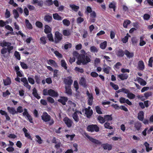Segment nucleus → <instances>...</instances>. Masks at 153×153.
<instances>
[{
    "instance_id": "473e14b6",
    "label": "nucleus",
    "mask_w": 153,
    "mask_h": 153,
    "mask_svg": "<svg viewBox=\"0 0 153 153\" xmlns=\"http://www.w3.org/2000/svg\"><path fill=\"white\" fill-rule=\"evenodd\" d=\"M144 37L141 36L140 37V45L142 46L145 45L146 44V42L143 40Z\"/></svg>"
},
{
    "instance_id": "a878e982",
    "label": "nucleus",
    "mask_w": 153,
    "mask_h": 153,
    "mask_svg": "<svg viewBox=\"0 0 153 153\" xmlns=\"http://www.w3.org/2000/svg\"><path fill=\"white\" fill-rule=\"evenodd\" d=\"M70 7L71 9L75 11H77L79 8V6L75 5L74 4H70Z\"/></svg>"
},
{
    "instance_id": "4be33fe9",
    "label": "nucleus",
    "mask_w": 153,
    "mask_h": 153,
    "mask_svg": "<svg viewBox=\"0 0 153 153\" xmlns=\"http://www.w3.org/2000/svg\"><path fill=\"white\" fill-rule=\"evenodd\" d=\"M118 77L122 80L126 79L128 77V75L126 74H119Z\"/></svg>"
},
{
    "instance_id": "8fccbe9b",
    "label": "nucleus",
    "mask_w": 153,
    "mask_h": 153,
    "mask_svg": "<svg viewBox=\"0 0 153 153\" xmlns=\"http://www.w3.org/2000/svg\"><path fill=\"white\" fill-rule=\"evenodd\" d=\"M54 53L55 55L58 58H60L62 57V55L58 51H55L54 52Z\"/></svg>"
},
{
    "instance_id": "5701e85b",
    "label": "nucleus",
    "mask_w": 153,
    "mask_h": 153,
    "mask_svg": "<svg viewBox=\"0 0 153 153\" xmlns=\"http://www.w3.org/2000/svg\"><path fill=\"white\" fill-rule=\"evenodd\" d=\"M45 27L44 32L45 33L48 34L51 32V29L49 26L48 25H46L45 26Z\"/></svg>"
},
{
    "instance_id": "cd10ccee",
    "label": "nucleus",
    "mask_w": 153,
    "mask_h": 153,
    "mask_svg": "<svg viewBox=\"0 0 153 153\" xmlns=\"http://www.w3.org/2000/svg\"><path fill=\"white\" fill-rule=\"evenodd\" d=\"M103 69L104 73L108 74L111 70V68L109 66H104Z\"/></svg>"
},
{
    "instance_id": "ea45409f",
    "label": "nucleus",
    "mask_w": 153,
    "mask_h": 153,
    "mask_svg": "<svg viewBox=\"0 0 153 153\" xmlns=\"http://www.w3.org/2000/svg\"><path fill=\"white\" fill-rule=\"evenodd\" d=\"M127 96L129 99H133L135 97L134 94L129 92L127 94Z\"/></svg>"
},
{
    "instance_id": "72a5a7b5",
    "label": "nucleus",
    "mask_w": 153,
    "mask_h": 153,
    "mask_svg": "<svg viewBox=\"0 0 153 153\" xmlns=\"http://www.w3.org/2000/svg\"><path fill=\"white\" fill-rule=\"evenodd\" d=\"M107 42L106 41H105L100 43V47L101 49H104L107 46Z\"/></svg>"
},
{
    "instance_id": "e433bc0d",
    "label": "nucleus",
    "mask_w": 153,
    "mask_h": 153,
    "mask_svg": "<svg viewBox=\"0 0 153 153\" xmlns=\"http://www.w3.org/2000/svg\"><path fill=\"white\" fill-rule=\"evenodd\" d=\"M61 66L64 68L65 70H67V66L66 63L64 60L62 59L61 61Z\"/></svg>"
},
{
    "instance_id": "c9c22d12",
    "label": "nucleus",
    "mask_w": 153,
    "mask_h": 153,
    "mask_svg": "<svg viewBox=\"0 0 153 153\" xmlns=\"http://www.w3.org/2000/svg\"><path fill=\"white\" fill-rule=\"evenodd\" d=\"M131 21L128 20H126L124 21L123 23V26L125 28H127L128 25L131 23Z\"/></svg>"
},
{
    "instance_id": "dca6fc26",
    "label": "nucleus",
    "mask_w": 153,
    "mask_h": 153,
    "mask_svg": "<svg viewBox=\"0 0 153 153\" xmlns=\"http://www.w3.org/2000/svg\"><path fill=\"white\" fill-rule=\"evenodd\" d=\"M124 53L128 58L133 57L134 56V53L133 52H130L127 50H126L124 51Z\"/></svg>"
},
{
    "instance_id": "a19ab883",
    "label": "nucleus",
    "mask_w": 153,
    "mask_h": 153,
    "mask_svg": "<svg viewBox=\"0 0 153 153\" xmlns=\"http://www.w3.org/2000/svg\"><path fill=\"white\" fill-rule=\"evenodd\" d=\"M14 56H15L16 58L18 60H20V55L18 52L16 51L14 53Z\"/></svg>"
},
{
    "instance_id": "aec40b11",
    "label": "nucleus",
    "mask_w": 153,
    "mask_h": 153,
    "mask_svg": "<svg viewBox=\"0 0 153 153\" xmlns=\"http://www.w3.org/2000/svg\"><path fill=\"white\" fill-rule=\"evenodd\" d=\"M44 19L45 21L50 22L52 20V17L51 16L46 15L45 16Z\"/></svg>"
},
{
    "instance_id": "4c0bfd02",
    "label": "nucleus",
    "mask_w": 153,
    "mask_h": 153,
    "mask_svg": "<svg viewBox=\"0 0 153 153\" xmlns=\"http://www.w3.org/2000/svg\"><path fill=\"white\" fill-rule=\"evenodd\" d=\"M130 37V35L127 33L126 36H125L122 39V41L124 43H126L128 41V37Z\"/></svg>"
},
{
    "instance_id": "774afa93",
    "label": "nucleus",
    "mask_w": 153,
    "mask_h": 153,
    "mask_svg": "<svg viewBox=\"0 0 153 153\" xmlns=\"http://www.w3.org/2000/svg\"><path fill=\"white\" fill-rule=\"evenodd\" d=\"M45 81L48 84H50L52 83V81L51 77L47 78Z\"/></svg>"
},
{
    "instance_id": "f257e3e1",
    "label": "nucleus",
    "mask_w": 153,
    "mask_h": 153,
    "mask_svg": "<svg viewBox=\"0 0 153 153\" xmlns=\"http://www.w3.org/2000/svg\"><path fill=\"white\" fill-rule=\"evenodd\" d=\"M81 52V54L79 55L78 58L77 64L79 65L82 63L83 64H85L89 62L90 61V58L88 56H85V51L82 50Z\"/></svg>"
},
{
    "instance_id": "393cba45",
    "label": "nucleus",
    "mask_w": 153,
    "mask_h": 153,
    "mask_svg": "<svg viewBox=\"0 0 153 153\" xmlns=\"http://www.w3.org/2000/svg\"><path fill=\"white\" fill-rule=\"evenodd\" d=\"M144 145L146 147V151L147 152H149L150 151L152 150V148L150 147L149 144L147 142H145Z\"/></svg>"
},
{
    "instance_id": "680f3d73",
    "label": "nucleus",
    "mask_w": 153,
    "mask_h": 153,
    "mask_svg": "<svg viewBox=\"0 0 153 153\" xmlns=\"http://www.w3.org/2000/svg\"><path fill=\"white\" fill-rule=\"evenodd\" d=\"M47 37L49 41H51L52 42L54 41L53 39L52 35L51 33L48 34L47 35Z\"/></svg>"
},
{
    "instance_id": "2eb2a0df",
    "label": "nucleus",
    "mask_w": 153,
    "mask_h": 153,
    "mask_svg": "<svg viewBox=\"0 0 153 153\" xmlns=\"http://www.w3.org/2000/svg\"><path fill=\"white\" fill-rule=\"evenodd\" d=\"M32 94L33 96L37 99H39L41 97L37 93V90L35 88H34L33 89Z\"/></svg>"
},
{
    "instance_id": "864d4df0",
    "label": "nucleus",
    "mask_w": 153,
    "mask_h": 153,
    "mask_svg": "<svg viewBox=\"0 0 153 153\" xmlns=\"http://www.w3.org/2000/svg\"><path fill=\"white\" fill-rule=\"evenodd\" d=\"M34 117L36 118H38L39 117V114L38 111L36 109H34L33 112Z\"/></svg>"
},
{
    "instance_id": "1a4fd4ad",
    "label": "nucleus",
    "mask_w": 153,
    "mask_h": 153,
    "mask_svg": "<svg viewBox=\"0 0 153 153\" xmlns=\"http://www.w3.org/2000/svg\"><path fill=\"white\" fill-rule=\"evenodd\" d=\"M86 94L88 96V103L89 105H92L93 103V97L91 94H90L87 91Z\"/></svg>"
},
{
    "instance_id": "c03bdc74",
    "label": "nucleus",
    "mask_w": 153,
    "mask_h": 153,
    "mask_svg": "<svg viewBox=\"0 0 153 153\" xmlns=\"http://www.w3.org/2000/svg\"><path fill=\"white\" fill-rule=\"evenodd\" d=\"M95 109L97 112L99 114H102V110L99 106H97L95 107Z\"/></svg>"
},
{
    "instance_id": "6e6d98bb",
    "label": "nucleus",
    "mask_w": 153,
    "mask_h": 153,
    "mask_svg": "<svg viewBox=\"0 0 153 153\" xmlns=\"http://www.w3.org/2000/svg\"><path fill=\"white\" fill-rule=\"evenodd\" d=\"M109 7L110 8H113L114 11H115V4L114 2L111 3L109 4Z\"/></svg>"
},
{
    "instance_id": "b1692460",
    "label": "nucleus",
    "mask_w": 153,
    "mask_h": 153,
    "mask_svg": "<svg viewBox=\"0 0 153 153\" xmlns=\"http://www.w3.org/2000/svg\"><path fill=\"white\" fill-rule=\"evenodd\" d=\"M58 101L63 105H65L66 104L65 102L67 101V97H62L61 99H59Z\"/></svg>"
},
{
    "instance_id": "bb28decb",
    "label": "nucleus",
    "mask_w": 153,
    "mask_h": 153,
    "mask_svg": "<svg viewBox=\"0 0 153 153\" xmlns=\"http://www.w3.org/2000/svg\"><path fill=\"white\" fill-rule=\"evenodd\" d=\"M144 113L143 111H140L138 113V118L141 121H142L144 118Z\"/></svg>"
},
{
    "instance_id": "ddd939ff",
    "label": "nucleus",
    "mask_w": 153,
    "mask_h": 153,
    "mask_svg": "<svg viewBox=\"0 0 153 153\" xmlns=\"http://www.w3.org/2000/svg\"><path fill=\"white\" fill-rule=\"evenodd\" d=\"M96 16L95 12L93 11L90 13V20L92 22H94L95 21V18Z\"/></svg>"
},
{
    "instance_id": "69168bd1",
    "label": "nucleus",
    "mask_w": 153,
    "mask_h": 153,
    "mask_svg": "<svg viewBox=\"0 0 153 153\" xmlns=\"http://www.w3.org/2000/svg\"><path fill=\"white\" fill-rule=\"evenodd\" d=\"M10 94V93L9 92L8 90H6V91L4 92L3 93V96L4 97H6L7 96L9 95Z\"/></svg>"
},
{
    "instance_id": "37998d69",
    "label": "nucleus",
    "mask_w": 153,
    "mask_h": 153,
    "mask_svg": "<svg viewBox=\"0 0 153 153\" xmlns=\"http://www.w3.org/2000/svg\"><path fill=\"white\" fill-rule=\"evenodd\" d=\"M90 50L91 52H97L98 51L97 48L95 46H94L90 47Z\"/></svg>"
},
{
    "instance_id": "9d476101",
    "label": "nucleus",
    "mask_w": 153,
    "mask_h": 153,
    "mask_svg": "<svg viewBox=\"0 0 153 153\" xmlns=\"http://www.w3.org/2000/svg\"><path fill=\"white\" fill-rule=\"evenodd\" d=\"M82 114V113L79 111H76L74 112L73 115V117L74 120L76 122H78L79 120V118L78 115L80 116Z\"/></svg>"
},
{
    "instance_id": "7ed1b4c3",
    "label": "nucleus",
    "mask_w": 153,
    "mask_h": 153,
    "mask_svg": "<svg viewBox=\"0 0 153 153\" xmlns=\"http://www.w3.org/2000/svg\"><path fill=\"white\" fill-rule=\"evenodd\" d=\"M87 130L91 132L94 131L98 132L99 131V128L96 125H91L87 126Z\"/></svg>"
},
{
    "instance_id": "4468645a",
    "label": "nucleus",
    "mask_w": 153,
    "mask_h": 153,
    "mask_svg": "<svg viewBox=\"0 0 153 153\" xmlns=\"http://www.w3.org/2000/svg\"><path fill=\"white\" fill-rule=\"evenodd\" d=\"M145 66L143 61L140 60L138 63V68L140 70H143L144 69Z\"/></svg>"
},
{
    "instance_id": "6e6552de",
    "label": "nucleus",
    "mask_w": 153,
    "mask_h": 153,
    "mask_svg": "<svg viewBox=\"0 0 153 153\" xmlns=\"http://www.w3.org/2000/svg\"><path fill=\"white\" fill-rule=\"evenodd\" d=\"M85 136L92 142L97 144H100L101 143L99 140L95 139L88 135L86 133H85Z\"/></svg>"
},
{
    "instance_id": "79ce46f5",
    "label": "nucleus",
    "mask_w": 153,
    "mask_h": 153,
    "mask_svg": "<svg viewBox=\"0 0 153 153\" xmlns=\"http://www.w3.org/2000/svg\"><path fill=\"white\" fill-rule=\"evenodd\" d=\"M10 16V11L7 9H6V11L5 13V16L6 18H9Z\"/></svg>"
},
{
    "instance_id": "39448f33",
    "label": "nucleus",
    "mask_w": 153,
    "mask_h": 153,
    "mask_svg": "<svg viewBox=\"0 0 153 153\" xmlns=\"http://www.w3.org/2000/svg\"><path fill=\"white\" fill-rule=\"evenodd\" d=\"M62 35L59 31H56L55 33V42L58 43L62 39Z\"/></svg>"
},
{
    "instance_id": "0e129e2a",
    "label": "nucleus",
    "mask_w": 153,
    "mask_h": 153,
    "mask_svg": "<svg viewBox=\"0 0 153 153\" xmlns=\"http://www.w3.org/2000/svg\"><path fill=\"white\" fill-rule=\"evenodd\" d=\"M104 126L106 128L109 129L112 128V127L110 126V123H106L104 124Z\"/></svg>"
},
{
    "instance_id": "de8ad7c7",
    "label": "nucleus",
    "mask_w": 153,
    "mask_h": 153,
    "mask_svg": "<svg viewBox=\"0 0 153 153\" xmlns=\"http://www.w3.org/2000/svg\"><path fill=\"white\" fill-rule=\"evenodd\" d=\"M98 119L99 120V122L101 123H103L105 121L104 117L103 118L101 116L98 117Z\"/></svg>"
},
{
    "instance_id": "423d86ee",
    "label": "nucleus",
    "mask_w": 153,
    "mask_h": 153,
    "mask_svg": "<svg viewBox=\"0 0 153 153\" xmlns=\"http://www.w3.org/2000/svg\"><path fill=\"white\" fill-rule=\"evenodd\" d=\"M85 114L88 117H90L92 115L93 113L92 110L91 109V107L89 106L87 108H85Z\"/></svg>"
},
{
    "instance_id": "c85d7f7f",
    "label": "nucleus",
    "mask_w": 153,
    "mask_h": 153,
    "mask_svg": "<svg viewBox=\"0 0 153 153\" xmlns=\"http://www.w3.org/2000/svg\"><path fill=\"white\" fill-rule=\"evenodd\" d=\"M53 16L54 19L58 20H60L62 19V17L57 13L53 14Z\"/></svg>"
},
{
    "instance_id": "e2e57ef3",
    "label": "nucleus",
    "mask_w": 153,
    "mask_h": 153,
    "mask_svg": "<svg viewBox=\"0 0 153 153\" xmlns=\"http://www.w3.org/2000/svg\"><path fill=\"white\" fill-rule=\"evenodd\" d=\"M24 13L25 14V16H28L29 14V11L27 7H25L24 9Z\"/></svg>"
},
{
    "instance_id": "338daca9",
    "label": "nucleus",
    "mask_w": 153,
    "mask_h": 153,
    "mask_svg": "<svg viewBox=\"0 0 153 153\" xmlns=\"http://www.w3.org/2000/svg\"><path fill=\"white\" fill-rule=\"evenodd\" d=\"M7 51V49L6 48H2L1 50V53L2 54H4L6 53Z\"/></svg>"
},
{
    "instance_id": "3c124183",
    "label": "nucleus",
    "mask_w": 153,
    "mask_h": 153,
    "mask_svg": "<svg viewBox=\"0 0 153 153\" xmlns=\"http://www.w3.org/2000/svg\"><path fill=\"white\" fill-rule=\"evenodd\" d=\"M104 117L105 121L111 120H112V117L110 115H106L104 116Z\"/></svg>"
},
{
    "instance_id": "052dcab7",
    "label": "nucleus",
    "mask_w": 153,
    "mask_h": 153,
    "mask_svg": "<svg viewBox=\"0 0 153 153\" xmlns=\"http://www.w3.org/2000/svg\"><path fill=\"white\" fill-rule=\"evenodd\" d=\"M74 88L76 89V90L77 91L79 88V85L78 83L76 81H74Z\"/></svg>"
},
{
    "instance_id": "603ef678",
    "label": "nucleus",
    "mask_w": 153,
    "mask_h": 153,
    "mask_svg": "<svg viewBox=\"0 0 153 153\" xmlns=\"http://www.w3.org/2000/svg\"><path fill=\"white\" fill-rule=\"evenodd\" d=\"M36 27L39 28H41L42 27L43 24L42 22L39 21H37L36 23Z\"/></svg>"
},
{
    "instance_id": "0eeeda50",
    "label": "nucleus",
    "mask_w": 153,
    "mask_h": 153,
    "mask_svg": "<svg viewBox=\"0 0 153 153\" xmlns=\"http://www.w3.org/2000/svg\"><path fill=\"white\" fill-rule=\"evenodd\" d=\"M48 95L52 97H57L59 94L58 93L54 90L50 89L48 91Z\"/></svg>"
},
{
    "instance_id": "4d7b16f0",
    "label": "nucleus",
    "mask_w": 153,
    "mask_h": 153,
    "mask_svg": "<svg viewBox=\"0 0 153 153\" xmlns=\"http://www.w3.org/2000/svg\"><path fill=\"white\" fill-rule=\"evenodd\" d=\"M47 100L48 102L52 104L54 103L55 101L54 99L51 97H48Z\"/></svg>"
},
{
    "instance_id": "09e8293b",
    "label": "nucleus",
    "mask_w": 153,
    "mask_h": 153,
    "mask_svg": "<svg viewBox=\"0 0 153 153\" xmlns=\"http://www.w3.org/2000/svg\"><path fill=\"white\" fill-rule=\"evenodd\" d=\"M20 65L22 68L24 69H27L28 68V67L27 64L24 62H20Z\"/></svg>"
},
{
    "instance_id": "412c9836",
    "label": "nucleus",
    "mask_w": 153,
    "mask_h": 153,
    "mask_svg": "<svg viewBox=\"0 0 153 153\" xmlns=\"http://www.w3.org/2000/svg\"><path fill=\"white\" fill-rule=\"evenodd\" d=\"M25 24L26 27L29 29H32L33 28V26L29 22L27 19L25 20Z\"/></svg>"
},
{
    "instance_id": "f8f14e48",
    "label": "nucleus",
    "mask_w": 153,
    "mask_h": 153,
    "mask_svg": "<svg viewBox=\"0 0 153 153\" xmlns=\"http://www.w3.org/2000/svg\"><path fill=\"white\" fill-rule=\"evenodd\" d=\"M7 108L9 113L11 114L12 115H14L17 114L16 111L14 108L8 106L7 107Z\"/></svg>"
},
{
    "instance_id": "13d9d810",
    "label": "nucleus",
    "mask_w": 153,
    "mask_h": 153,
    "mask_svg": "<svg viewBox=\"0 0 153 153\" xmlns=\"http://www.w3.org/2000/svg\"><path fill=\"white\" fill-rule=\"evenodd\" d=\"M23 111V109L22 107V106H19L17 108V111L16 112H17V114L18 113H21Z\"/></svg>"
},
{
    "instance_id": "a211bd4d",
    "label": "nucleus",
    "mask_w": 153,
    "mask_h": 153,
    "mask_svg": "<svg viewBox=\"0 0 153 153\" xmlns=\"http://www.w3.org/2000/svg\"><path fill=\"white\" fill-rule=\"evenodd\" d=\"M47 63L49 65L53 66L55 67H57V65L56 62L53 60L50 59L47 61Z\"/></svg>"
},
{
    "instance_id": "f704fd0d",
    "label": "nucleus",
    "mask_w": 153,
    "mask_h": 153,
    "mask_svg": "<svg viewBox=\"0 0 153 153\" xmlns=\"http://www.w3.org/2000/svg\"><path fill=\"white\" fill-rule=\"evenodd\" d=\"M11 44L10 42H3L1 43V45L2 47L11 45Z\"/></svg>"
},
{
    "instance_id": "2f4dec72",
    "label": "nucleus",
    "mask_w": 153,
    "mask_h": 153,
    "mask_svg": "<svg viewBox=\"0 0 153 153\" xmlns=\"http://www.w3.org/2000/svg\"><path fill=\"white\" fill-rule=\"evenodd\" d=\"M35 79L36 82L37 84H39L40 83V75H36L35 76Z\"/></svg>"
},
{
    "instance_id": "a18cd8bd",
    "label": "nucleus",
    "mask_w": 153,
    "mask_h": 153,
    "mask_svg": "<svg viewBox=\"0 0 153 153\" xmlns=\"http://www.w3.org/2000/svg\"><path fill=\"white\" fill-rule=\"evenodd\" d=\"M134 125L135 128L137 130H139L141 126V124L139 122H137Z\"/></svg>"
},
{
    "instance_id": "9b49d317",
    "label": "nucleus",
    "mask_w": 153,
    "mask_h": 153,
    "mask_svg": "<svg viewBox=\"0 0 153 153\" xmlns=\"http://www.w3.org/2000/svg\"><path fill=\"white\" fill-rule=\"evenodd\" d=\"M135 81H137L138 83H140L141 85L143 86L145 85L146 84V82L143 79L140 77H137Z\"/></svg>"
},
{
    "instance_id": "20e7f679",
    "label": "nucleus",
    "mask_w": 153,
    "mask_h": 153,
    "mask_svg": "<svg viewBox=\"0 0 153 153\" xmlns=\"http://www.w3.org/2000/svg\"><path fill=\"white\" fill-rule=\"evenodd\" d=\"M22 114L24 116H25L27 118V120L30 123H33L32 117L29 114L27 109L25 108L24 109V112Z\"/></svg>"
},
{
    "instance_id": "bf43d9fd",
    "label": "nucleus",
    "mask_w": 153,
    "mask_h": 153,
    "mask_svg": "<svg viewBox=\"0 0 153 153\" xmlns=\"http://www.w3.org/2000/svg\"><path fill=\"white\" fill-rule=\"evenodd\" d=\"M40 40L41 43L42 44H45L46 43V41L45 36H43L40 38Z\"/></svg>"
},
{
    "instance_id": "f3484780",
    "label": "nucleus",
    "mask_w": 153,
    "mask_h": 153,
    "mask_svg": "<svg viewBox=\"0 0 153 153\" xmlns=\"http://www.w3.org/2000/svg\"><path fill=\"white\" fill-rule=\"evenodd\" d=\"M3 82L4 85L5 86L10 85L11 82L10 78L9 77H7L6 79H4Z\"/></svg>"
},
{
    "instance_id": "c756f323",
    "label": "nucleus",
    "mask_w": 153,
    "mask_h": 153,
    "mask_svg": "<svg viewBox=\"0 0 153 153\" xmlns=\"http://www.w3.org/2000/svg\"><path fill=\"white\" fill-rule=\"evenodd\" d=\"M13 14L14 18L15 19H16L19 17V14L17 10L16 9H14L13 11Z\"/></svg>"
},
{
    "instance_id": "5fc2aeb1",
    "label": "nucleus",
    "mask_w": 153,
    "mask_h": 153,
    "mask_svg": "<svg viewBox=\"0 0 153 153\" xmlns=\"http://www.w3.org/2000/svg\"><path fill=\"white\" fill-rule=\"evenodd\" d=\"M27 79L28 82L30 84L32 85H33L34 84L35 81L31 77H28Z\"/></svg>"
},
{
    "instance_id": "49530a36",
    "label": "nucleus",
    "mask_w": 153,
    "mask_h": 153,
    "mask_svg": "<svg viewBox=\"0 0 153 153\" xmlns=\"http://www.w3.org/2000/svg\"><path fill=\"white\" fill-rule=\"evenodd\" d=\"M36 137L37 139V140L36 141L40 144H42V140L41 137L38 135L36 136Z\"/></svg>"
},
{
    "instance_id": "6ab92c4d",
    "label": "nucleus",
    "mask_w": 153,
    "mask_h": 153,
    "mask_svg": "<svg viewBox=\"0 0 153 153\" xmlns=\"http://www.w3.org/2000/svg\"><path fill=\"white\" fill-rule=\"evenodd\" d=\"M102 146L105 150L108 149V150H110L112 149V146L108 143L102 144Z\"/></svg>"
},
{
    "instance_id": "f03ea898",
    "label": "nucleus",
    "mask_w": 153,
    "mask_h": 153,
    "mask_svg": "<svg viewBox=\"0 0 153 153\" xmlns=\"http://www.w3.org/2000/svg\"><path fill=\"white\" fill-rule=\"evenodd\" d=\"M42 120L45 122H48L49 126H51L54 124V121L50 115H49L46 112H44L41 116Z\"/></svg>"
},
{
    "instance_id": "7c9ffc66",
    "label": "nucleus",
    "mask_w": 153,
    "mask_h": 153,
    "mask_svg": "<svg viewBox=\"0 0 153 153\" xmlns=\"http://www.w3.org/2000/svg\"><path fill=\"white\" fill-rule=\"evenodd\" d=\"M79 83L80 85L85 86L86 84L85 79L83 77H81L79 80Z\"/></svg>"
},
{
    "instance_id": "58836bf2",
    "label": "nucleus",
    "mask_w": 153,
    "mask_h": 153,
    "mask_svg": "<svg viewBox=\"0 0 153 153\" xmlns=\"http://www.w3.org/2000/svg\"><path fill=\"white\" fill-rule=\"evenodd\" d=\"M110 85L115 90H118L119 88V87L118 85L115 84L113 82H111L110 83Z\"/></svg>"
}]
</instances>
